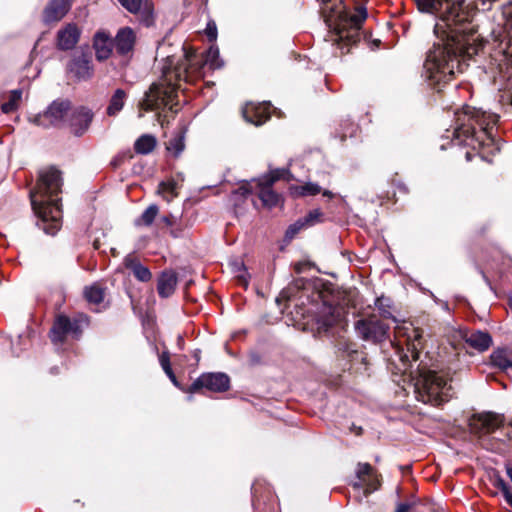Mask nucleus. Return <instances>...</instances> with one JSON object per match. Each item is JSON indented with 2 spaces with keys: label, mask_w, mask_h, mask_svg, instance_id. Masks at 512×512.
Masks as SVG:
<instances>
[{
  "label": "nucleus",
  "mask_w": 512,
  "mask_h": 512,
  "mask_svg": "<svg viewBox=\"0 0 512 512\" xmlns=\"http://www.w3.org/2000/svg\"><path fill=\"white\" fill-rule=\"evenodd\" d=\"M270 103L263 102L259 104L248 103L243 109V116L246 121L261 125L270 118Z\"/></svg>",
  "instance_id": "nucleus-15"
},
{
  "label": "nucleus",
  "mask_w": 512,
  "mask_h": 512,
  "mask_svg": "<svg viewBox=\"0 0 512 512\" xmlns=\"http://www.w3.org/2000/svg\"><path fill=\"white\" fill-rule=\"evenodd\" d=\"M113 45V40L107 32L100 30L95 33L93 48L98 60L103 61L108 59L112 53Z\"/></svg>",
  "instance_id": "nucleus-17"
},
{
  "label": "nucleus",
  "mask_w": 512,
  "mask_h": 512,
  "mask_svg": "<svg viewBox=\"0 0 512 512\" xmlns=\"http://www.w3.org/2000/svg\"><path fill=\"white\" fill-rule=\"evenodd\" d=\"M507 18L503 33L494 35L490 46L491 63L500 72L509 70L512 67V4L504 11Z\"/></svg>",
  "instance_id": "nucleus-6"
},
{
  "label": "nucleus",
  "mask_w": 512,
  "mask_h": 512,
  "mask_svg": "<svg viewBox=\"0 0 512 512\" xmlns=\"http://www.w3.org/2000/svg\"><path fill=\"white\" fill-rule=\"evenodd\" d=\"M355 473L358 481L353 484V487L358 490L363 489L365 496L380 487V476L370 464L358 463Z\"/></svg>",
  "instance_id": "nucleus-11"
},
{
  "label": "nucleus",
  "mask_w": 512,
  "mask_h": 512,
  "mask_svg": "<svg viewBox=\"0 0 512 512\" xmlns=\"http://www.w3.org/2000/svg\"><path fill=\"white\" fill-rule=\"evenodd\" d=\"M93 119V113L91 110L80 107L71 110L70 117L68 120V126L71 132L76 136H82L89 128Z\"/></svg>",
  "instance_id": "nucleus-14"
},
{
  "label": "nucleus",
  "mask_w": 512,
  "mask_h": 512,
  "mask_svg": "<svg viewBox=\"0 0 512 512\" xmlns=\"http://www.w3.org/2000/svg\"><path fill=\"white\" fill-rule=\"evenodd\" d=\"M291 190L296 196H313L321 192V187L316 183L307 182L303 185L294 186Z\"/></svg>",
  "instance_id": "nucleus-33"
},
{
  "label": "nucleus",
  "mask_w": 512,
  "mask_h": 512,
  "mask_svg": "<svg viewBox=\"0 0 512 512\" xmlns=\"http://www.w3.org/2000/svg\"><path fill=\"white\" fill-rule=\"evenodd\" d=\"M68 70L78 80H87L93 74L91 60L84 54L74 57L68 65Z\"/></svg>",
  "instance_id": "nucleus-18"
},
{
  "label": "nucleus",
  "mask_w": 512,
  "mask_h": 512,
  "mask_svg": "<svg viewBox=\"0 0 512 512\" xmlns=\"http://www.w3.org/2000/svg\"><path fill=\"white\" fill-rule=\"evenodd\" d=\"M79 37V28L76 24L70 23L63 29L59 30L57 35L58 46L62 50L72 49L78 43Z\"/></svg>",
  "instance_id": "nucleus-19"
},
{
  "label": "nucleus",
  "mask_w": 512,
  "mask_h": 512,
  "mask_svg": "<svg viewBox=\"0 0 512 512\" xmlns=\"http://www.w3.org/2000/svg\"><path fill=\"white\" fill-rule=\"evenodd\" d=\"M135 40L136 36L134 31L129 27H124L117 32L113 43L116 51L121 55H125L132 51Z\"/></svg>",
  "instance_id": "nucleus-20"
},
{
  "label": "nucleus",
  "mask_w": 512,
  "mask_h": 512,
  "mask_svg": "<svg viewBox=\"0 0 512 512\" xmlns=\"http://www.w3.org/2000/svg\"><path fill=\"white\" fill-rule=\"evenodd\" d=\"M174 385L178 386V382H177V379H176V376H173L172 378H169Z\"/></svg>",
  "instance_id": "nucleus-50"
},
{
  "label": "nucleus",
  "mask_w": 512,
  "mask_h": 512,
  "mask_svg": "<svg viewBox=\"0 0 512 512\" xmlns=\"http://www.w3.org/2000/svg\"><path fill=\"white\" fill-rule=\"evenodd\" d=\"M124 265L131 270L134 277L141 282H148L152 278V274L148 267L142 265L134 255H127L124 259Z\"/></svg>",
  "instance_id": "nucleus-23"
},
{
  "label": "nucleus",
  "mask_w": 512,
  "mask_h": 512,
  "mask_svg": "<svg viewBox=\"0 0 512 512\" xmlns=\"http://www.w3.org/2000/svg\"><path fill=\"white\" fill-rule=\"evenodd\" d=\"M22 98V91L20 89L12 90L8 95V100L2 103L1 111L9 114L18 109Z\"/></svg>",
  "instance_id": "nucleus-30"
},
{
  "label": "nucleus",
  "mask_w": 512,
  "mask_h": 512,
  "mask_svg": "<svg viewBox=\"0 0 512 512\" xmlns=\"http://www.w3.org/2000/svg\"><path fill=\"white\" fill-rule=\"evenodd\" d=\"M507 475L510 478V480L512 481V467L507 468Z\"/></svg>",
  "instance_id": "nucleus-49"
},
{
  "label": "nucleus",
  "mask_w": 512,
  "mask_h": 512,
  "mask_svg": "<svg viewBox=\"0 0 512 512\" xmlns=\"http://www.w3.org/2000/svg\"><path fill=\"white\" fill-rule=\"evenodd\" d=\"M289 298H290L289 289H287V290H283L280 293V296L276 300H277V302H279L281 299H289Z\"/></svg>",
  "instance_id": "nucleus-44"
},
{
  "label": "nucleus",
  "mask_w": 512,
  "mask_h": 512,
  "mask_svg": "<svg viewBox=\"0 0 512 512\" xmlns=\"http://www.w3.org/2000/svg\"><path fill=\"white\" fill-rule=\"evenodd\" d=\"M466 343L472 348L482 352L491 346L492 337L487 332L474 331L466 335Z\"/></svg>",
  "instance_id": "nucleus-24"
},
{
  "label": "nucleus",
  "mask_w": 512,
  "mask_h": 512,
  "mask_svg": "<svg viewBox=\"0 0 512 512\" xmlns=\"http://www.w3.org/2000/svg\"><path fill=\"white\" fill-rule=\"evenodd\" d=\"M229 268L231 272L238 278L241 284H248V274L246 272V268L241 259H234L229 262Z\"/></svg>",
  "instance_id": "nucleus-32"
},
{
  "label": "nucleus",
  "mask_w": 512,
  "mask_h": 512,
  "mask_svg": "<svg viewBox=\"0 0 512 512\" xmlns=\"http://www.w3.org/2000/svg\"><path fill=\"white\" fill-rule=\"evenodd\" d=\"M156 144L157 141L153 135L144 134L136 140L134 144V150L138 154L146 155L154 150Z\"/></svg>",
  "instance_id": "nucleus-28"
},
{
  "label": "nucleus",
  "mask_w": 512,
  "mask_h": 512,
  "mask_svg": "<svg viewBox=\"0 0 512 512\" xmlns=\"http://www.w3.org/2000/svg\"><path fill=\"white\" fill-rule=\"evenodd\" d=\"M395 339L397 356L401 362L398 370L413 382L416 399L434 406L448 401L452 397V386L443 373L425 370L420 364L413 369V362L418 360L423 348L421 331L410 323L398 324L395 327Z\"/></svg>",
  "instance_id": "nucleus-3"
},
{
  "label": "nucleus",
  "mask_w": 512,
  "mask_h": 512,
  "mask_svg": "<svg viewBox=\"0 0 512 512\" xmlns=\"http://www.w3.org/2000/svg\"><path fill=\"white\" fill-rule=\"evenodd\" d=\"M130 13H138L143 7V0H118Z\"/></svg>",
  "instance_id": "nucleus-38"
},
{
  "label": "nucleus",
  "mask_w": 512,
  "mask_h": 512,
  "mask_svg": "<svg viewBox=\"0 0 512 512\" xmlns=\"http://www.w3.org/2000/svg\"><path fill=\"white\" fill-rule=\"evenodd\" d=\"M165 374L169 377V378H172L173 376H175L172 368L170 367L169 369L167 370H164Z\"/></svg>",
  "instance_id": "nucleus-46"
},
{
  "label": "nucleus",
  "mask_w": 512,
  "mask_h": 512,
  "mask_svg": "<svg viewBox=\"0 0 512 512\" xmlns=\"http://www.w3.org/2000/svg\"><path fill=\"white\" fill-rule=\"evenodd\" d=\"M159 208L156 204H151L147 207V209L141 214L139 218L135 220L136 226H150L154 222L156 216L158 215Z\"/></svg>",
  "instance_id": "nucleus-31"
},
{
  "label": "nucleus",
  "mask_w": 512,
  "mask_h": 512,
  "mask_svg": "<svg viewBox=\"0 0 512 512\" xmlns=\"http://www.w3.org/2000/svg\"><path fill=\"white\" fill-rule=\"evenodd\" d=\"M61 186L60 171L50 167L40 171L37 185L29 193L32 208L38 217L37 226L49 235H55L62 225V210L57 198Z\"/></svg>",
  "instance_id": "nucleus-4"
},
{
  "label": "nucleus",
  "mask_w": 512,
  "mask_h": 512,
  "mask_svg": "<svg viewBox=\"0 0 512 512\" xmlns=\"http://www.w3.org/2000/svg\"><path fill=\"white\" fill-rule=\"evenodd\" d=\"M126 98V92L123 89H117L111 96L109 105L107 107V114L109 116L117 115L124 107Z\"/></svg>",
  "instance_id": "nucleus-27"
},
{
  "label": "nucleus",
  "mask_w": 512,
  "mask_h": 512,
  "mask_svg": "<svg viewBox=\"0 0 512 512\" xmlns=\"http://www.w3.org/2000/svg\"><path fill=\"white\" fill-rule=\"evenodd\" d=\"M71 3L69 0H50L43 12L45 23L61 20L69 11Z\"/></svg>",
  "instance_id": "nucleus-16"
},
{
  "label": "nucleus",
  "mask_w": 512,
  "mask_h": 512,
  "mask_svg": "<svg viewBox=\"0 0 512 512\" xmlns=\"http://www.w3.org/2000/svg\"><path fill=\"white\" fill-rule=\"evenodd\" d=\"M322 193H323V196H325V197H329V198L334 197V194L329 190H324Z\"/></svg>",
  "instance_id": "nucleus-47"
},
{
  "label": "nucleus",
  "mask_w": 512,
  "mask_h": 512,
  "mask_svg": "<svg viewBox=\"0 0 512 512\" xmlns=\"http://www.w3.org/2000/svg\"><path fill=\"white\" fill-rule=\"evenodd\" d=\"M375 306L380 311L382 317L392 318L393 320H395L390 311L389 299H386L384 297L377 298L375 301Z\"/></svg>",
  "instance_id": "nucleus-37"
},
{
  "label": "nucleus",
  "mask_w": 512,
  "mask_h": 512,
  "mask_svg": "<svg viewBox=\"0 0 512 512\" xmlns=\"http://www.w3.org/2000/svg\"><path fill=\"white\" fill-rule=\"evenodd\" d=\"M177 285V275L175 272L163 271L158 278L157 291L160 297L167 298L171 296Z\"/></svg>",
  "instance_id": "nucleus-22"
},
{
  "label": "nucleus",
  "mask_w": 512,
  "mask_h": 512,
  "mask_svg": "<svg viewBox=\"0 0 512 512\" xmlns=\"http://www.w3.org/2000/svg\"><path fill=\"white\" fill-rule=\"evenodd\" d=\"M239 191L242 193V195H246L250 193V190L246 186H241L239 188Z\"/></svg>",
  "instance_id": "nucleus-45"
},
{
  "label": "nucleus",
  "mask_w": 512,
  "mask_h": 512,
  "mask_svg": "<svg viewBox=\"0 0 512 512\" xmlns=\"http://www.w3.org/2000/svg\"><path fill=\"white\" fill-rule=\"evenodd\" d=\"M162 221L167 225V226H172L173 223H174V217L173 216H164L162 218Z\"/></svg>",
  "instance_id": "nucleus-43"
},
{
  "label": "nucleus",
  "mask_w": 512,
  "mask_h": 512,
  "mask_svg": "<svg viewBox=\"0 0 512 512\" xmlns=\"http://www.w3.org/2000/svg\"><path fill=\"white\" fill-rule=\"evenodd\" d=\"M466 158H467V160H470V153L469 152L466 153Z\"/></svg>",
  "instance_id": "nucleus-51"
},
{
  "label": "nucleus",
  "mask_w": 512,
  "mask_h": 512,
  "mask_svg": "<svg viewBox=\"0 0 512 512\" xmlns=\"http://www.w3.org/2000/svg\"><path fill=\"white\" fill-rule=\"evenodd\" d=\"M185 148L184 135L181 133L176 134L167 143V150L178 156Z\"/></svg>",
  "instance_id": "nucleus-35"
},
{
  "label": "nucleus",
  "mask_w": 512,
  "mask_h": 512,
  "mask_svg": "<svg viewBox=\"0 0 512 512\" xmlns=\"http://www.w3.org/2000/svg\"><path fill=\"white\" fill-rule=\"evenodd\" d=\"M229 377L224 373L202 374L193 382L190 392H196L200 388H206L212 392H224L229 388Z\"/></svg>",
  "instance_id": "nucleus-13"
},
{
  "label": "nucleus",
  "mask_w": 512,
  "mask_h": 512,
  "mask_svg": "<svg viewBox=\"0 0 512 512\" xmlns=\"http://www.w3.org/2000/svg\"><path fill=\"white\" fill-rule=\"evenodd\" d=\"M366 18V11L361 8L355 14L344 12L340 15V23L337 25V34L340 39H347L349 43H357L360 39L359 30Z\"/></svg>",
  "instance_id": "nucleus-10"
},
{
  "label": "nucleus",
  "mask_w": 512,
  "mask_h": 512,
  "mask_svg": "<svg viewBox=\"0 0 512 512\" xmlns=\"http://www.w3.org/2000/svg\"><path fill=\"white\" fill-rule=\"evenodd\" d=\"M323 221L324 213L320 209H313L303 218L298 219L293 225H291L287 230V235L292 237L302 228L311 227Z\"/></svg>",
  "instance_id": "nucleus-21"
},
{
  "label": "nucleus",
  "mask_w": 512,
  "mask_h": 512,
  "mask_svg": "<svg viewBox=\"0 0 512 512\" xmlns=\"http://www.w3.org/2000/svg\"><path fill=\"white\" fill-rule=\"evenodd\" d=\"M419 11L435 16L434 34L439 40L428 51L424 74L438 91L462 73L467 61L485 48L470 21L465 0H416Z\"/></svg>",
  "instance_id": "nucleus-1"
},
{
  "label": "nucleus",
  "mask_w": 512,
  "mask_h": 512,
  "mask_svg": "<svg viewBox=\"0 0 512 512\" xmlns=\"http://www.w3.org/2000/svg\"><path fill=\"white\" fill-rule=\"evenodd\" d=\"M288 174L286 169H275L254 181V188L264 206L271 208L279 203L280 195L272 189V186L276 181L286 179Z\"/></svg>",
  "instance_id": "nucleus-8"
},
{
  "label": "nucleus",
  "mask_w": 512,
  "mask_h": 512,
  "mask_svg": "<svg viewBox=\"0 0 512 512\" xmlns=\"http://www.w3.org/2000/svg\"><path fill=\"white\" fill-rule=\"evenodd\" d=\"M490 359L494 366L503 371L512 369V350L499 348L491 354Z\"/></svg>",
  "instance_id": "nucleus-25"
},
{
  "label": "nucleus",
  "mask_w": 512,
  "mask_h": 512,
  "mask_svg": "<svg viewBox=\"0 0 512 512\" xmlns=\"http://www.w3.org/2000/svg\"><path fill=\"white\" fill-rule=\"evenodd\" d=\"M498 116L474 107L465 106L455 113L454 139L458 145L475 148L484 144L485 140H493V128Z\"/></svg>",
  "instance_id": "nucleus-5"
},
{
  "label": "nucleus",
  "mask_w": 512,
  "mask_h": 512,
  "mask_svg": "<svg viewBox=\"0 0 512 512\" xmlns=\"http://www.w3.org/2000/svg\"><path fill=\"white\" fill-rule=\"evenodd\" d=\"M159 362H160V365H161L163 370H167V369H169L171 367L170 357H169L168 352H163L159 356Z\"/></svg>",
  "instance_id": "nucleus-41"
},
{
  "label": "nucleus",
  "mask_w": 512,
  "mask_h": 512,
  "mask_svg": "<svg viewBox=\"0 0 512 512\" xmlns=\"http://www.w3.org/2000/svg\"><path fill=\"white\" fill-rule=\"evenodd\" d=\"M179 187V181L174 178H170L159 183L157 194L161 196L165 201L170 202L178 196Z\"/></svg>",
  "instance_id": "nucleus-26"
},
{
  "label": "nucleus",
  "mask_w": 512,
  "mask_h": 512,
  "mask_svg": "<svg viewBox=\"0 0 512 512\" xmlns=\"http://www.w3.org/2000/svg\"><path fill=\"white\" fill-rule=\"evenodd\" d=\"M181 52L179 57H166L160 81L151 85L140 104L143 110L152 111L172 105L183 84H194L204 77L205 65L210 69L223 66L219 49L215 45H212L205 55L197 53L185 44L182 45Z\"/></svg>",
  "instance_id": "nucleus-2"
},
{
  "label": "nucleus",
  "mask_w": 512,
  "mask_h": 512,
  "mask_svg": "<svg viewBox=\"0 0 512 512\" xmlns=\"http://www.w3.org/2000/svg\"><path fill=\"white\" fill-rule=\"evenodd\" d=\"M84 296L89 304L98 305L104 300V289L100 284L95 283L85 288Z\"/></svg>",
  "instance_id": "nucleus-29"
},
{
  "label": "nucleus",
  "mask_w": 512,
  "mask_h": 512,
  "mask_svg": "<svg viewBox=\"0 0 512 512\" xmlns=\"http://www.w3.org/2000/svg\"><path fill=\"white\" fill-rule=\"evenodd\" d=\"M483 425L487 430H493L498 426V418L495 415L487 414L481 417Z\"/></svg>",
  "instance_id": "nucleus-39"
},
{
  "label": "nucleus",
  "mask_w": 512,
  "mask_h": 512,
  "mask_svg": "<svg viewBox=\"0 0 512 512\" xmlns=\"http://www.w3.org/2000/svg\"><path fill=\"white\" fill-rule=\"evenodd\" d=\"M295 270L297 273H300L302 271V263L295 264Z\"/></svg>",
  "instance_id": "nucleus-48"
},
{
  "label": "nucleus",
  "mask_w": 512,
  "mask_h": 512,
  "mask_svg": "<svg viewBox=\"0 0 512 512\" xmlns=\"http://www.w3.org/2000/svg\"><path fill=\"white\" fill-rule=\"evenodd\" d=\"M206 35L208 39L213 42L217 38V27L214 22H209L206 27Z\"/></svg>",
  "instance_id": "nucleus-40"
},
{
  "label": "nucleus",
  "mask_w": 512,
  "mask_h": 512,
  "mask_svg": "<svg viewBox=\"0 0 512 512\" xmlns=\"http://www.w3.org/2000/svg\"><path fill=\"white\" fill-rule=\"evenodd\" d=\"M327 312L320 316L318 323L321 327L328 329L336 324L339 320V313L332 307L326 309Z\"/></svg>",
  "instance_id": "nucleus-34"
},
{
  "label": "nucleus",
  "mask_w": 512,
  "mask_h": 512,
  "mask_svg": "<svg viewBox=\"0 0 512 512\" xmlns=\"http://www.w3.org/2000/svg\"><path fill=\"white\" fill-rule=\"evenodd\" d=\"M71 104L68 100H55L40 114L31 118V121L40 127H61L68 124L71 113Z\"/></svg>",
  "instance_id": "nucleus-7"
},
{
  "label": "nucleus",
  "mask_w": 512,
  "mask_h": 512,
  "mask_svg": "<svg viewBox=\"0 0 512 512\" xmlns=\"http://www.w3.org/2000/svg\"><path fill=\"white\" fill-rule=\"evenodd\" d=\"M495 486L502 493L506 503L512 508V491L510 486L501 478L496 480Z\"/></svg>",
  "instance_id": "nucleus-36"
},
{
  "label": "nucleus",
  "mask_w": 512,
  "mask_h": 512,
  "mask_svg": "<svg viewBox=\"0 0 512 512\" xmlns=\"http://www.w3.org/2000/svg\"><path fill=\"white\" fill-rule=\"evenodd\" d=\"M413 503H400L395 512H409L413 508Z\"/></svg>",
  "instance_id": "nucleus-42"
},
{
  "label": "nucleus",
  "mask_w": 512,
  "mask_h": 512,
  "mask_svg": "<svg viewBox=\"0 0 512 512\" xmlns=\"http://www.w3.org/2000/svg\"><path fill=\"white\" fill-rule=\"evenodd\" d=\"M358 334L367 341L381 342L386 339L388 326L375 318L361 319L356 322Z\"/></svg>",
  "instance_id": "nucleus-12"
},
{
  "label": "nucleus",
  "mask_w": 512,
  "mask_h": 512,
  "mask_svg": "<svg viewBox=\"0 0 512 512\" xmlns=\"http://www.w3.org/2000/svg\"><path fill=\"white\" fill-rule=\"evenodd\" d=\"M84 323H86V319L83 317L70 319L65 315L57 316L50 330L51 341L54 344H62L69 336L78 339Z\"/></svg>",
  "instance_id": "nucleus-9"
}]
</instances>
